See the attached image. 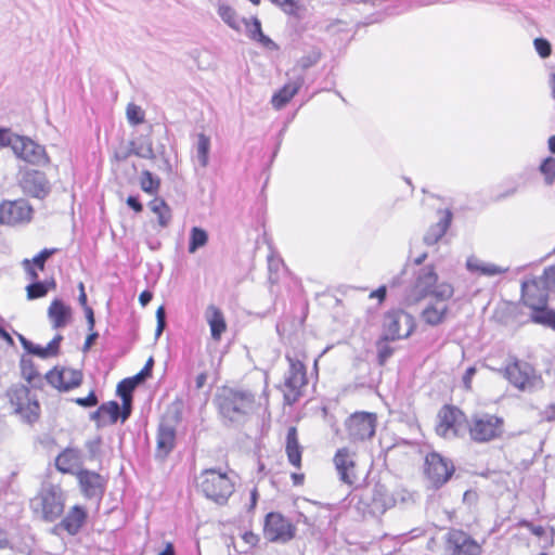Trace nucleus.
I'll list each match as a JSON object with an SVG mask.
<instances>
[{
	"label": "nucleus",
	"instance_id": "26",
	"mask_svg": "<svg viewBox=\"0 0 555 555\" xmlns=\"http://www.w3.org/2000/svg\"><path fill=\"white\" fill-rule=\"evenodd\" d=\"M452 212L446 209L438 222L431 224L424 234V243L427 246L436 245L448 232L452 222Z\"/></svg>",
	"mask_w": 555,
	"mask_h": 555
},
{
	"label": "nucleus",
	"instance_id": "39",
	"mask_svg": "<svg viewBox=\"0 0 555 555\" xmlns=\"http://www.w3.org/2000/svg\"><path fill=\"white\" fill-rule=\"evenodd\" d=\"M210 150V139L199 133L197 137V159L202 167H206L208 164V155Z\"/></svg>",
	"mask_w": 555,
	"mask_h": 555
},
{
	"label": "nucleus",
	"instance_id": "28",
	"mask_svg": "<svg viewBox=\"0 0 555 555\" xmlns=\"http://www.w3.org/2000/svg\"><path fill=\"white\" fill-rule=\"evenodd\" d=\"M53 328L65 327L72 319V309L61 299H53L48 308Z\"/></svg>",
	"mask_w": 555,
	"mask_h": 555
},
{
	"label": "nucleus",
	"instance_id": "55",
	"mask_svg": "<svg viewBox=\"0 0 555 555\" xmlns=\"http://www.w3.org/2000/svg\"><path fill=\"white\" fill-rule=\"evenodd\" d=\"M370 299H376L378 305H382L387 298V286L380 285L378 288L369 294Z\"/></svg>",
	"mask_w": 555,
	"mask_h": 555
},
{
	"label": "nucleus",
	"instance_id": "53",
	"mask_svg": "<svg viewBox=\"0 0 555 555\" xmlns=\"http://www.w3.org/2000/svg\"><path fill=\"white\" fill-rule=\"evenodd\" d=\"M74 401L76 404L85 408L95 406L99 402L94 391H90L85 398H76Z\"/></svg>",
	"mask_w": 555,
	"mask_h": 555
},
{
	"label": "nucleus",
	"instance_id": "51",
	"mask_svg": "<svg viewBox=\"0 0 555 555\" xmlns=\"http://www.w3.org/2000/svg\"><path fill=\"white\" fill-rule=\"evenodd\" d=\"M539 278L543 281L548 292L555 289V266L545 268Z\"/></svg>",
	"mask_w": 555,
	"mask_h": 555
},
{
	"label": "nucleus",
	"instance_id": "49",
	"mask_svg": "<svg viewBox=\"0 0 555 555\" xmlns=\"http://www.w3.org/2000/svg\"><path fill=\"white\" fill-rule=\"evenodd\" d=\"M220 15L230 27L234 29H240V18L230 7L222 5L220 8Z\"/></svg>",
	"mask_w": 555,
	"mask_h": 555
},
{
	"label": "nucleus",
	"instance_id": "2",
	"mask_svg": "<svg viewBox=\"0 0 555 555\" xmlns=\"http://www.w3.org/2000/svg\"><path fill=\"white\" fill-rule=\"evenodd\" d=\"M454 287L448 281H440L436 267L427 264L414 273L408 286L404 300L408 306L417 305L433 296L453 297Z\"/></svg>",
	"mask_w": 555,
	"mask_h": 555
},
{
	"label": "nucleus",
	"instance_id": "45",
	"mask_svg": "<svg viewBox=\"0 0 555 555\" xmlns=\"http://www.w3.org/2000/svg\"><path fill=\"white\" fill-rule=\"evenodd\" d=\"M533 323L541 324L547 327L555 330V310L548 308H544L539 314H537L532 320Z\"/></svg>",
	"mask_w": 555,
	"mask_h": 555
},
{
	"label": "nucleus",
	"instance_id": "23",
	"mask_svg": "<svg viewBox=\"0 0 555 555\" xmlns=\"http://www.w3.org/2000/svg\"><path fill=\"white\" fill-rule=\"evenodd\" d=\"M304 447L299 440V434L296 426H289L285 436V454L288 463L297 470L302 467Z\"/></svg>",
	"mask_w": 555,
	"mask_h": 555
},
{
	"label": "nucleus",
	"instance_id": "10",
	"mask_svg": "<svg viewBox=\"0 0 555 555\" xmlns=\"http://www.w3.org/2000/svg\"><path fill=\"white\" fill-rule=\"evenodd\" d=\"M454 473V463L449 457L436 451L426 454L423 475L430 488H441L452 478Z\"/></svg>",
	"mask_w": 555,
	"mask_h": 555
},
{
	"label": "nucleus",
	"instance_id": "63",
	"mask_svg": "<svg viewBox=\"0 0 555 555\" xmlns=\"http://www.w3.org/2000/svg\"><path fill=\"white\" fill-rule=\"evenodd\" d=\"M85 313H86V318H87L88 328H89V331H93L95 320H94V313H93L92 308L86 307Z\"/></svg>",
	"mask_w": 555,
	"mask_h": 555
},
{
	"label": "nucleus",
	"instance_id": "9",
	"mask_svg": "<svg viewBox=\"0 0 555 555\" xmlns=\"http://www.w3.org/2000/svg\"><path fill=\"white\" fill-rule=\"evenodd\" d=\"M333 464L339 480L349 487H359L360 482L366 477V473L359 463L356 452L348 447H341L336 450L333 456Z\"/></svg>",
	"mask_w": 555,
	"mask_h": 555
},
{
	"label": "nucleus",
	"instance_id": "31",
	"mask_svg": "<svg viewBox=\"0 0 555 555\" xmlns=\"http://www.w3.org/2000/svg\"><path fill=\"white\" fill-rule=\"evenodd\" d=\"M521 314L519 304L513 301H501L495 307L492 318L499 324H507L516 321Z\"/></svg>",
	"mask_w": 555,
	"mask_h": 555
},
{
	"label": "nucleus",
	"instance_id": "5",
	"mask_svg": "<svg viewBox=\"0 0 555 555\" xmlns=\"http://www.w3.org/2000/svg\"><path fill=\"white\" fill-rule=\"evenodd\" d=\"M307 359L305 350H300L294 356H286L289 369L282 386L284 403L295 404L304 395L308 385L307 367L304 360Z\"/></svg>",
	"mask_w": 555,
	"mask_h": 555
},
{
	"label": "nucleus",
	"instance_id": "18",
	"mask_svg": "<svg viewBox=\"0 0 555 555\" xmlns=\"http://www.w3.org/2000/svg\"><path fill=\"white\" fill-rule=\"evenodd\" d=\"M12 150L18 158L30 165L47 166L50 163L44 147L27 137L14 135Z\"/></svg>",
	"mask_w": 555,
	"mask_h": 555
},
{
	"label": "nucleus",
	"instance_id": "44",
	"mask_svg": "<svg viewBox=\"0 0 555 555\" xmlns=\"http://www.w3.org/2000/svg\"><path fill=\"white\" fill-rule=\"evenodd\" d=\"M127 119L128 121L133 125H140L143 124L145 120V113L144 111L134 103H129L126 108Z\"/></svg>",
	"mask_w": 555,
	"mask_h": 555
},
{
	"label": "nucleus",
	"instance_id": "15",
	"mask_svg": "<svg viewBox=\"0 0 555 555\" xmlns=\"http://www.w3.org/2000/svg\"><path fill=\"white\" fill-rule=\"evenodd\" d=\"M34 207L24 198L3 199L0 203V224L17 227L33 220Z\"/></svg>",
	"mask_w": 555,
	"mask_h": 555
},
{
	"label": "nucleus",
	"instance_id": "3",
	"mask_svg": "<svg viewBox=\"0 0 555 555\" xmlns=\"http://www.w3.org/2000/svg\"><path fill=\"white\" fill-rule=\"evenodd\" d=\"M194 486L207 500L218 504H228L235 491V482L227 472L205 468L195 477Z\"/></svg>",
	"mask_w": 555,
	"mask_h": 555
},
{
	"label": "nucleus",
	"instance_id": "7",
	"mask_svg": "<svg viewBox=\"0 0 555 555\" xmlns=\"http://www.w3.org/2000/svg\"><path fill=\"white\" fill-rule=\"evenodd\" d=\"M503 376L505 379L520 391L531 390L542 385V376L537 372L534 366L516 357H511L504 369Z\"/></svg>",
	"mask_w": 555,
	"mask_h": 555
},
{
	"label": "nucleus",
	"instance_id": "48",
	"mask_svg": "<svg viewBox=\"0 0 555 555\" xmlns=\"http://www.w3.org/2000/svg\"><path fill=\"white\" fill-rule=\"evenodd\" d=\"M467 267L472 271H477L480 274L489 275V276L501 274L504 272V270H502L501 268H499L495 264H485V263L473 264V263L468 262Z\"/></svg>",
	"mask_w": 555,
	"mask_h": 555
},
{
	"label": "nucleus",
	"instance_id": "56",
	"mask_svg": "<svg viewBox=\"0 0 555 555\" xmlns=\"http://www.w3.org/2000/svg\"><path fill=\"white\" fill-rule=\"evenodd\" d=\"M153 359L150 358L147 362L145 363L144 367L134 376H132L138 383L144 380L145 377L151 375L152 366H153Z\"/></svg>",
	"mask_w": 555,
	"mask_h": 555
},
{
	"label": "nucleus",
	"instance_id": "4",
	"mask_svg": "<svg viewBox=\"0 0 555 555\" xmlns=\"http://www.w3.org/2000/svg\"><path fill=\"white\" fill-rule=\"evenodd\" d=\"M506 433L503 415L485 411L475 412L469 416L467 438L476 444H487L502 440Z\"/></svg>",
	"mask_w": 555,
	"mask_h": 555
},
{
	"label": "nucleus",
	"instance_id": "60",
	"mask_svg": "<svg viewBox=\"0 0 555 555\" xmlns=\"http://www.w3.org/2000/svg\"><path fill=\"white\" fill-rule=\"evenodd\" d=\"M121 401H122V405L120 409V417H121V421L124 422L129 417V415L131 413L132 398H122Z\"/></svg>",
	"mask_w": 555,
	"mask_h": 555
},
{
	"label": "nucleus",
	"instance_id": "17",
	"mask_svg": "<svg viewBox=\"0 0 555 555\" xmlns=\"http://www.w3.org/2000/svg\"><path fill=\"white\" fill-rule=\"evenodd\" d=\"M35 511L40 513L46 521L56 520L64 512V498L54 486L42 488L34 499Z\"/></svg>",
	"mask_w": 555,
	"mask_h": 555
},
{
	"label": "nucleus",
	"instance_id": "36",
	"mask_svg": "<svg viewBox=\"0 0 555 555\" xmlns=\"http://www.w3.org/2000/svg\"><path fill=\"white\" fill-rule=\"evenodd\" d=\"M520 525L522 527H526L528 528L532 534H534L535 537H538L540 539V547L542 548H548L553 545L554 543V535H555V531L553 528H547V527H543V526H540V525H533L529 521H521Z\"/></svg>",
	"mask_w": 555,
	"mask_h": 555
},
{
	"label": "nucleus",
	"instance_id": "58",
	"mask_svg": "<svg viewBox=\"0 0 555 555\" xmlns=\"http://www.w3.org/2000/svg\"><path fill=\"white\" fill-rule=\"evenodd\" d=\"M242 540L251 547H256L259 544L260 537L254 531L249 530L243 533Z\"/></svg>",
	"mask_w": 555,
	"mask_h": 555
},
{
	"label": "nucleus",
	"instance_id": "38",
	"mask_svg": "<svg viewBox=\"0 0 555 555\" xmlns=\"http://www.w3.org/2000/svg\"><path fill=\"white\" fill-rule=\"evenodd\" d=\"M208 235L207 232L201 228L194 227L190 234L189 253H195L199 247L207 244Z\"/></svg>",
	"mask_w": 555,
	"mask_h": 555
},
{
	"label": "nucleus",
	"instance_id": "50",
	"mask_svg": "<svg viewBox=\"0 0 555 555\" xmlns=\"http://www.w3.org/2000/svg\"><path fill=\"white\" fill-rule=\"evenodd\" d=\"M249 36L253 39H257L262 42H269L270 40L266 38L261 30V24L258 20H254L251 24H247Z\"/></svg>",
	"mask_w": 555,
	"mask_h": 555
},
{
	"label": "nucleus",
	"instance_id": "22",
	"mask_svg": "<svg viewBox=\"0 0 555 555\" xmlns=\"http://www.w3.org/2000/svg\"><path fill=\"white\" fill-rule=\"evenodd\" d=\"M80 490L88 498L102 496L106 488V479L96 472L79 469L76 473Z\"/></svg>",
	"mask_w": 555,
	"mask_h": 555
},
{
	"label": "nucleus",
	"instance_id": "59",
	"mask_svg": "<svg viewBox=\"0 0 555 555\" xmlns=\"http://www.w3.org/2000/svg\"><path fill=\"white\" fill-rule=\"evenodd\" d=\"M259 499V491L256 486H254L249 491V503L247 505L248 512H254L256 509V506L258 504Z\"/></svg>",
	"mask_w": 555,
	"mask_h": 555
},
{
	"label": "nucleus",
	"instance_id": "34",
	"mask_svg": "<svg viewBox=\"0 0 555 555\" xmlns=\"http://www.w3.org/2000/svg\"><path fill=\"white\" fill-rule=\"evenodd\" d=\"M149 208L157 216L158 225L167 228L172 219V211L170 206L162 197H154L149 203Z\"/></svg>",
	"mask_w": 555,
	"mask_h": 555
},
{
	"label": "nucleus",
	"instance_id": "32",
	"mask_svg": "<svg viewBox=\"0 0 555 555\" xmlns=\"http://www.w3.org/2000/svg\"><path fill=\"white\" fill-rule=\"evenodd\" d=\"M120 417V406L116 401L102 403L93 414L100 425L115 424Z\"/></svg>",
	"mask_w": 555,
	"mask_h": 555
},
{
	"label": "nucleus",
	"instance_id": "24",
	"mask_svg": "<svg viewBox=\"0 0 555 555\" xmlns=\"http://www.w3.org/2000/svg\"><path fill=\"white\" fill-rule=\"evenodd\" d=\"M82 465V454L80 450L76 448H65L55 457V467L62 474L75 475L79 470L78 468Z\"/></svg>",
	"mask_w": 555,
	"mask_h": 555
},
{
	"label": "nucleus",
	"instance_id": "40",
	"mask_svg": "<svg viewBox=\"0 0 555 555\" xmlns=\"http://www.w3.org/2000/svg\"><path fill=\"white\" fill-rule=\"evenodd\" d=\"M389 341L392 340L384 339V335H380L376 341L377 360L379 365H384L393 353V348L389 345Z\"/></svg>",
	"mask_w": 555,
	"mask_h": 555
},
{
	"label": "nucleus",
	"instance_id": "8",
	"mask_svg": "<svg viewBox=\"0 0 555 555\" xmlns=\"http://www.w3.org/2000/svg\"><path fill=\"white\" fill-rule=\"evenodd\" d=\"M10 406L23 422L34 424L39 421L41 410L37 399L31 397L30 389L24 385L12 386L7 392Z\"/></svg>",
	"mask_w": 555,
	"mask_h": 555
},
{
	"label": "nucleus",
	"instance_id": "27",
	"mask_svg": "<svg viewBox=\"0 0 555 555\" xmlns=\"http://www.w3.org/2000/svg\"><path fill=\"white\" fill-rule=\"evenodd\" d=\"M88 514L85 507L75 505L61 521V527L70 535L77 534L86 524Z\"/></svg>",
	"mask_w": 555,
	"mask_h": 555
},
{
	"label": "nucleus",
	"instance_id": "14",
	"mask_svg": "<svg viewBox=\"0 0 555 555\" xmlns=\"http://www.w3.org/2000/svg\"><path fill=\"white\" fill-rule=\"evenodd\" d=\"M520 302L531 310V320L548 306V291L539 276L521 283Z\"/></svg>",
	"mask_w": 555,
	"mask_h": 555
},
{
	"label": "nucleus",
	"instance_id": "42",
	"mask_svg": "<svg viewBox=\"0 0 555 555\" xmlns=\"http://www.w3.org/2000/svg\"><path fill=\"white\" fill-rule=\"evenodd\" d=\"M22 376L29 383L34 384L40 379V373L36 369L31 360H22L21 362Z\"/></svg>",
	"mask_w": 555,
	"mask_h": 555
},
{
	"label": "nucleus",
	"instance_id": "52",
	"mask_svg": "<svg viewBox=\"0 0 555 555\" xmlns=\"http://www.w3.org/2000/svg\"><path fill=\"white\" fill-rule=\"evenodd\" d=\"M534 48L539 55L543 59L547 57L552 53V48L550 42L546 39L543 38H537L534 40Z\"/></svg>",
	"mask_w": 555,
	"mask_h": 555
},
{
	"label": "nucleus",
	"instance_id": "37",
	"mask_svg": "<svg viewBox=\"0 0 555 555\" xmlns=\"http://www.w3.org/2000/svg\"><path fill=\"white\" fill-rule=\"evenodd\" d=\"M56 287L55 281L51 280L50 282H35L26 287L27 298L38 299L44 297L49 289H54Z\"/></svg>",
	"mask_w": 555,
	"mask_h": 555
},
{
	"label": "nucleus",
	"instance_id": "30",
	"mask_svg": "<svg viewBox=\"0 0 555 555\" xmlns=\"http://www.w3.org/2000/svg\"><path fill=\"white\" fill-rule=\"evenodd\" d=\"M57 251L56 248H43L33 259H24L22 266L31 281L39 278L38 270L43 271L47 260Z\"/></svg>",
	"mask_w": 555,
	"mask_h": 555
},
{
	"label": "nucleus",
	"instance_id": "21",
	"mask_svg": "<svg viewBox=\"0 0 555 555\" xmlns=\"http://www.w3.org/2000/svg\"><path fill=\"white\" fill-rule=\"evenodd\" d=\"M20 185L25 193L37 198H43L50 191L44 172L35 169L23 171Z\"/></svg>",
	"mask_w": 555,
	"mask_h": 555
},
{
	"label": "nucleus",
	"instance_id": "64",
	"mask_svg": "<svg viewBox=\"0 0 555 555\" xmlns=\"http://www.w3.org/2000/svg\"><path fill=\"white\" fill-rule=\"evenodd\" d=\"M291 479L293 481L294 486H302L306 479V476L304 473L294 472L291 474Z\"/></svg>",
	"mask_w": 555,
	"mask_h": 555
},
{
	"label": "nucleus",
	"instance_id": "43",
	"mask_svg": "<svg viewBox=\"0 0 555 555\" xmlns=\"http://www.w3.org/2000/svg\"><path fill=\"white\" fill-rule=\"evenodd\" d=\"M540 172L547 185L555 182V158L546 157L540 165Z\"/></svg>",
	"mask_w": 555,
	"mask_h": 555
},
{
	"label": "nucleus",
	"instance_id": "61",
	"mask_svg": "<svg viewBox=\"0 0 555 555\" xmlns=\"http://www.w3.org/2000/svg\"><path fill=\"white\" fill-rule=\"evenodd\" d=\"M13 143V138L10 135V131L8 129L0 128V147L11 145Z\"/></svg>",
	"mask_w": 555,
	"mask_h": 555
},
{
	"label": "nucleus",
	"instance_id": "35",
	"mask_svg": "<svg viewBox=\"0 0 555 555\" xmlns=\"http://www.w3.org/2000/svg\"><path fill=\"white\" fill-rule=\"evenodd\" d=\"M176 430L170 426H160L157 433V452L166 456L175 447Z\"/></svg>",
	"mask_w": 555,
	"mask_h": 555
},
{
	"label": "nucleus",
	"instance_id": "33",
	"mask_svg": "<svg viewBox=\"0 0 555 555\" xmlns=\"http://www.w3.org/2000/svg\"><path fill=\"white\" fill-rule=\"evenodd\" d=\"M62 340L63 336L59 334L46 347L40 345L27 344L25 345V348L29 353L34 356H37L41 359H48L59 356Z\"/></svg>",
	"mask_w": 555,
	"mask_h": 555
},
{
	"label": "nucleus",
	"instance_id": "47",
	"mask_svg": "<svg viewBox=\"0 0 555 555\" xmlns=\"http://www.w3.org/2000/svg\"><path fill=\"white\" fill-rule=\"evenodd\" d=\"M321 59V52L320 50H312L310 51L309 53H307L306 55H302L298 62H297V66L301 69V70H306L312 66H314Z\"/></svg>",
	"mask_w": 555,
	"mask_h": 555
},
{
	"label": "nucleus",
	"instance_id": "1",
	"mask_svg": "<svg viewBox=\"0 0 555 555\" xmlns=\"http://www.w3.org/2000/svg\"><path fill=\"white\" fill-rule=\"evenodd\" d=\"M263 396L268 397L266 380L259 376L246 377L237 388L222 387L216 402L220 414L234 421L253 411Z\"/></svg>",
	"mask_w": 555,
	"mask_h": 555
},
{
	"label": "nucleus",
	"instance_id": "62",
	"mask_svg": "<svg viewBox=\"0 0 555 555\" xmlns=\"http://www.w3.org/2000/svg\"><path fill=\"white\" fill-rule=\"evenodd\" d=\"M127 204L131 207L135 212H141L143 210L142 204L134 196H128Z\"/></svg>",
	"mask_w": 555,
	"mask_h": 555
},
{
	"label": "nucleus",
	"instance_id": "20",
	"mask_svg": "<svg viewBox=\"0 0 555 555\" xmlns=\"http://www.w3.org/2000/svg\"><path fill=\"white\" fill-rule=\"evenodd\" d=\"M452 297H430V301L421 311V320L429 326H438L446 322L450 314L448 301Z\"/></svg>",
	"mask_w": 555,
	"mask_h": 555
},
{
	"label": "nucleus",
	"instance_id": "16",
	"mask_svg": "<svg viewBox=\"0 0 555 555\" xmlns=\"http://www.w3.org/2000/svg\"><path fill=\"white\" fill-rule=\"evenodd\" d=\"M444 555H480L481 545L466 531L451 528L443 537Z\"/></svg>",
	"mask_w": 555,
	"mask_h": 555
},
{
	"label": "nucleus",
	"instance_id": "54",
	"mask_svg": "<svg viewBox=\"0 0 555 555\" xmlns=\"http://www.w3.org/2000/svg\"><path fill=\"white\" fill-rule=\"evenodd\" d=\"M476 372H477V369L475 366H469L465 371V373H464V375L462 377L463 387H464L465 390H467V391L472 390V388H473V378H474Z\"/></svg>",
	"mask_w": 555,
	"mask_h": 555
},
{
	"label": "nucleus",
	"instance_id": "6",
	"mask_svg": "<svg viewBox=\"0 0 555 555\" xmlns=\"http://www.w3.org/2000/svg\"><path fill=\"white\" fill-rule=\"evenodd\" d=\"M469 417L457 405L446 403L437 415L435 433L443 439L463 438L468 433Z\"/></svg>",
	"mask_w": 555,
	"mask_h": 555
},
{
	"label": "nucleus",
	"instance_id": "29",
	"mask_svg": "<svg viewBox=\"0 0 555 555\" xmlns=\"http://www.w3.org/2000/svg\"><path fill=\"white\" fill-rule=\"evenodd\" d=\"M206 321L210 327V334L214 340L219 341L225 333L228 325L223 312L220 308L210 305L207 307Z\"/></svg>",
	"mask_w": 555,
	"mask_h": 555
},
{
	"label": "nucleus",
	"instance_id": "12",
	"mask_svg": "<svg viewBox=\"0 0 555 555\" xmlns=\"http://www.w3.org/2000/svg\"><path fill=\"white\" fill-rule=\"evenodd\" d=\"M262 534L270 543L286 544L296 538L297 527L281 512H269L263 518Z\"/></svg>",
	"mask_w": 555,
	"mask_h": 555
},
{
	"label": "nucleus",
	"instance_id": "25",
	"mask_svg": "<svg viewBox=\"0 0 555 555\" xmlns=\"http://www.w3.org/2000/svg\"><path fill=\"white\" fill-rule=\"evenodd\" d=\"M305 78L298 75L293 80L287 81L281 87L271 98V104L275 109H281L286 106L292 99L299 92L304 86Z\"/></svg>",
	"mask_w": 555,
	"mask_h": 555
},
{
	"label": "nucleus",
	"instance_id": "57",
	"mask_svg": "<svg viewBox=\"0 0 555 555\" xmlns=\"http://www.w3.org/2000/svg\"><path fill=\"white\" fill-rule=\"evenodd\" d=\"M156 319H157V328H156V335H160L162 332L165 328L166 325V314H165V308L163 306L158 307L156 310Z\"/></svg>",
	"mask_w": 555,
	"mask_h": 555
},
{
	"label": "nucleus",
	"instance_id": "41",
	"mask_svg": "<svg viewBox=\"0 0 555 555\" xmlns=\"http://www.w3.org/2000/svg\"><path fill=\"white\" fill-rule=\"evenodd\" d=\"M140 185L145 193L154 194L158 191L160 182L158 179L153 177L152 172L144 170L142 172Z\"/></svg>",
	"mask_w": 555,
	"mask_h": 555
},
{
	"label": "nucleus",
	"instance_id": "46",
	"mask_svg": "<svg viewBox=\"0 0 555 555\" xmlns=\"http://www.w3.org/2000/svg\"><path fill=\"white\" fill-rule=\"evenodd\" d=\"M138 382L133 377L122 379L117 385V395L122 398H132V392L138 386Z\"/></svg>",
	"mask_w": 555,
	"mask_h": 555
},
{
	"label": "nucleus",
	"instance_id": "19",
	"mask_svg": "<svg viewBox=\"0 0 555 555\" xmlns=\"http://www.w3.org/2000/svg\"><path fill=\"white\" fill-rule=\"evenodd\" d=\"M48 384L59 391L65 392L79 387L83 379V374L80 370L54 366L46 374Z\"/></svg>",
	"mask_w": 555,
	"mask_h": 555
},
{
	"label": "nucleus",
	"instance_id": "13",
	"mask_svg": "<svg viewBox=\"0 0 555 555\" xmlns=\"http://www.w3.org/2000/svg\"><path fill=\"white\" fill-rule=\"evenodd\" d=\"M378 416L374 412L357 411L345 421V429L350 442L359 443L374 438Z\"/></svg>",
	"mask_w": 555,
	"mask_h": 555
},
{
	"label": "nucleus",
	"instance_id": "11",
	"mask_svg": "<svg viewBox=\"0 0 555 555\" xmlns=\"http://www.w3.org/2000/svg\"><path fill=\"white\" fill-rule=\"evenodd\" d=\"M415 327L414 317L402 309H391L383 315L382 335H384V339H405L412 335Z\"/></svg>",
	"mask_w": 555,
	"mask_h": 555
}]
</instances>
